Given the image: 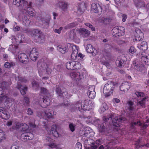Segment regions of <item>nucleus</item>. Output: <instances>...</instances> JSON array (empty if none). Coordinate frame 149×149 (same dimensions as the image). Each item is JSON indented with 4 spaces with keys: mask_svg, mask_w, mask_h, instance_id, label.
Segmentation results:
<instances>
[{
    "mask_svg": "<svg viewBox=\"0 0 149 149\" xmlns=\"http://www.w3.org/2000/svg\"><path fill=\"white\" fill-rule=\"evenodd\" d=\"M141 63L137 59H134L133 61V65L137 70L140 72H143L146 70L145 65L143 63L149 65V54L145 53H142L141 54Z\"/></svg>",
    "mask_w": 149,
    "mask_h": 149,
    "instance_id": "obj_1",
    "label": "nucleus"
},
{
    "mask_svg": "<svg viewBox=\"0 0 149 149\" xmlns=\"http://www.w3.org/2000/svg\"><path fill=\"white\" fill-rule=\"evenodd\" d=\"M91 103V101L88 99L82 101L79 100L76 103L75 107L76 108H78L79 111L81 109L84 110L85 112V111H89L92 109L91 106L89 104Z\"/></svg>",
    "mask_w": 149,
    "mask_h": 149,
    "instance_id": "obj_2",
    "label": "nucleus"
},
{
    "mask_svg": "<svg viewBox=\"0 0 149 149\" xmlns=\"http://www.w3.org/2000/svg\"><path fill=\"white\" fill-rule=\"evenodd\" d=\"M66 66L68 70H78L81 69V65L80 63L72 61H70L67 62Z\"/></svg>",
    "mask_w": 149,
    "mask_h": 149,
    "instance_id": "obj_3",
    "label": "nucleus"
},
{
    "mask_svg": "<svg viewBox=\"0 0 149 149\" xmlns=\"http://www.w3.org/2000/svg\"><path fill=\"white\" fill-rule=\"evenodd\" d=\"M87 141L88 143H90L91 145L89 144L88 145H86L84 146L85 149H96L101 142L100 139L94 141V140L92 139H89Z\"/></svg>",
    "mask_w": 149,
    "mask_h": 149,
    "instance_id": "obj_4",
    "label": "nucleus"
},
{
    "mask_svg": "<svg viewBox=\"0 0 149 149\" xmlns=\"http://www.w3.org/2000/svg\"><path fill=\"white\" fill-rule=\"evenodd\" d=\"M114 89L113 84L110 82L109 84L107 83L104 86L103 91L106 97L109 96L113 93Z\"/></svg>",
    "mask_w": 149,
    "mask_h": 149,
    "instance_id": "obj_5",
    "label": "nucleus"
},
{
    "mask_svg": "<svg viewBox=\"0 0 149 149\" xmlns=\"http://www.w3.org/2000/svg\"><path fill=\"white\" fill-rule=\"evenodd\" d=\"M55 91L56 94L61 97H65L68 94L66 89L61 85L56 86Z\"/></svg>",
    "mask_w": 149,
    "mask_h": 149,
    "instance_id": "obj_6",
    "label": "nucleus"
},
{
    "mask_svg": "<svg viewBox=\"0 0 149 149\" xmlns=\"http://www.w3.org/2000/svg\"><path fill=\"white\" fill-rule=\"evenodd\" d=\"M51 101L49 97L47 96L42 97V96L40 97L38 103L41 105L43 107L45 108L50 105Z\"/></svg>",
    "mask_w": 149,
    "mask_h": 149,
    "instance_id": "obj_7",
    "label": "nucleus"
},
{
    "mask_svg": "<svg viewBox=\"0 0 149 149\" xmlns=\"http://www.w3.org/2000/svg\"><path fill=\"white\" fill-rule=\"evenodd\" d=\"M70 76L73 80L77 81L80 80L83 78V75L80 74V72L75 71L71 72L70 74Z\"/></svg>",
    "mask_w": 149,
    "mask_h": 149,
    "instance_id": "obj_8",
    "label": "nucleus"
},
{
    "mask_svg": "<svg viewBox=\"0 0 149 149\" xmlns=\"http://www.w3.org/2000/svg\"><path fill=\"white\" fill-rule=\"evenodd\" d=\"M18 57L19 61L23 63H27L29 61L27 55L24 53H18Z\"/></svg>",
    "mask_w": 149,
    "mask_h": 149,
    "instance_id": "obj_9",
    "label": "nucleus"
},
{
    "mask_svg": "<svg viewBox=\"0 0 149 149\" xmlns=\"http://www.w3.org/2000/svg\"><path fill=\"white\" fill-rule=\"evenodd\" d=\"M34 137L33 134L30 132H24L21 135L22 140L24 142L27 141L28 140L32 139Z\"/></svg>",
    "mask_w": 149,
    "mask_h": 149,
    "instance_id": "obj_10",
    "label": "nucleus"
},
{
    "mask_svg": "<svg viewBox=\"0 0 149 149\" xmlns=\"http://www.w3.org/2000/svg\"><path fill=\"white\" fill-rule=\"evenodd\" d=\"M13 3L18 6H21L23 9L26 7L28 4V2L25 0H13Z\"/></svg>",
    "mask_w": 149,
    "mask_h": 149,
    "instance_id": "obj_11",
    "label": "nucleus"
},
{
    "mask_svg": "<svg viewBox=\"0 0 149 149\" xmlns=\"http://www.w3.org/2000/svg\"><path fill=\"white\" fill-rule=\"evenodd\" d=\"M135 39L137 41H139L144 37V34L140 29H136L134 33Z\"/></svg>",
    "mask_w": 149,
    "mask_h": 149,
    "instance_id": "obj_12",
    "label": "nucleus"
},
{
    "mask_svg": "<svg viewBox=\"0 0 149 149\" xmlns=\"http://www.w3.org/2000/svg\"><path fill=\"white\" fill-rule=\"evenodd\" d=\"M29 56L31 60L35 61L39 56V53L35 48H33L30 52Z\"/></svg>",
    "mask_w": 149,
    "mask_h": 149,
    "instance_id": "obj_13",
    "label": "nucleus"
},
{
    "mask_svg": "<svg viewBox=\"0 0 149 149\" xmlns=\"http://www.w3.org/2000/svg\"><path fill=\"white\" fill-rule=\"evenodd\" d=\"M46 140L48 142L47 145L52 148H56L57 146L55 143V140L48 136L46 137Z\"/></svg>",
    "mask_w": 149,
    "mask_h": 149,
    "instance_id": "obj_14",
    "label": "nucleus"
},
{
    "mask_svg": "<svg viewBox=\"0 0 149 149\" xmlns=\"http://www.w3.org/2000/svg\"><path fill=\"white\" fill-rule=\"evenodd\" d=\"M32 2H30L28 4V6L25 8H23L24 10H27L28 13L31 16H34L36 14L35 11L34 9L31 6V5Z\"/></svg>",
    "mask_w": 149,
    "mask_h": 149,
    "instance_id": "obj_15",
    "label": "nucleus"
},
{
    "mask_svg": "<svg viewBox=\"0 0 149 149\" xmlns=\"http://www.w3.org/2000/svg\"><path fill=\"white\" fill-rule=\"evenodd\" d=\"M100 120H98V122L99 123L98 126L99 131L101 133H103L105 132L107 125L105 122H103L102 123H100Z\"/></svg>",
    "mask_w": 149,
    "mask_h": 149,
    "instance_id": "obj_16",
    "label": "nucleus"
},
{
    "mask_svg": "<svg viewBox=\"0 0 149 149\" xmlns=\"http://www.w3.org/2000/svg\"><path fill=\"white\" fill-rule=\"evenodd\" d=\"M112 119V123L113 125L116 127H120L121 122V118H118V117L115 116V117L113 118H111Z\"/></svg>",
    "mask_w": 149,
    "mask_h": 149,
    "instance_id": "obj_17",
    "label": "nucleus"
},
{
    "mask_svg": "<svg viewBox=\"0 0 149 149\" xmlns=\"http://www.w3.org/2000/svg\"><path fill=\"white\" fill-rule=\"evenodd\" d=\"M56 127L55 125H53L51 130L48 131V133L49 135L52 134L56 137H58L59 136V134L58 133L56 130Z\"/></svg>",
    "mask_w": 149,
    "mask_h": 149,
    "instance_id": "obj_18",
    "label": "nucleus"
},
{
    "mask_svg": "<svg viewBox=\"0 0 149 149\" xmlns=\"http://www.w3.org/2000/svg\"><path fill=\"white\" fill-rule=\"evenodd\" d=\"M120 26L114 27L112 29V31L113 36L116 37H120L121 36V30L120 29Z\"/></svg>",
    "mask_w": 149,
    "mask_h": 149,
    "instance_id": "obj_19",
    "label": "nucleus"
},
{
    "mask_svg": "<svg viewBox=\"0 0 149 149\" xmlns=\"http://www.w3.org/2000/svg\"><path fill=\"white\" fill-rule=\"evenodd\" d=\"M95 88L92 86L89 88L87 94L89 98L91 99H94L95 97L96 93L94 90Z\"/></svg>",
    "mask_w": 149,
    "mask_h": 149,
    "instance_id": "obj_20",
    "label": "nucleus"
},
{
    "mask_svg": "<svg viewBox=\"0 0 149 149\" xmlns=\"http://www.w3.org/2000/svg\"><path fill=\"white\" fill-rule=\"evenodd\" d=\"M134 4L137 8H140L145 7L146 5L145 2L142 0H133Z\"/></svg>",
    "mask_w": 149,
    "mask_h": 149,
    "instance_id": "obj_21",
    "label": "nucleus"
},
{
    "mask_svg": "<svg viewBox=\"0 0 149 149\" xmlns=\"http://www.w3.org/2000/svg\"><path fill=\"white\" fill-rule=\"evenodd\" d=\"M57 49L62 54H64L68 51V46L66 45H58L57 47Z\"/></svg>",
    "mask_w": 149,
    "mask_h": 149,
    "instance_id": "obj_22",
    "label": "nucleus"
},
{
    "mask_svg": "<svg viewBox=\"0 0 149 149\" xmlns=\"http://www.w3.org/2000/svg\"><path fill=\"white\" fill-rule=\"evenodd\" d=\"M4 112L3 114H1V117L2 118L5 120L8 119L10 117L8 113L4 108L2 107H0V112L2 111Z\"/></svg>",
    "mask_w": 149,
    "mask_h": 149,
    "instance_id": "obj_23",
    "label": "nucleus"
},
{
    "mask_svg": "<svg viewBox=\"0 0 149 149\" xmlns=\"http://www.w3.org/2000/svg\"><path fill=\"white\" fill-rule=\"evenodd\" d=\"M86 50L88 53L91 54L95 56L96 55L95 52H94V51H96V50L91 44H88L87 45Z\"/></svg>",
    "mask_w": 149,
    "mask_h": 149,
    "instance_id": "obj_24",
    "label": "nucleus"
},
{
    "mask_svg": "<svg viewBox=\"0 0 149 149\" xmlns=\"http://www.w3.org/2000/svg\"><path fill=\"white\" fill-rule=\"evenodd\" d=\"M17 88L20 90L21 93L22 95H24L26 94V91L27 89V87L26 86H22L18 83L17 84Z\"/></svg>",
    "mask_w": 149,
    "mask_h": 149,
    "instance_id": "obj_25",
    "label": "nucleus"
},
{
    "mask_svg": "<svg viewBox=\"0 0 149 149\" xmlns=\"http://www.w3.org/2000/svg\"><path fill=\"white\" fill-rule=\"evenodd\" d=\"M32 33L33 36L36 37L37 36V38L40 39H41V33L42 32L39 30L37 29H33L32 30Z\"/></svg>",
    "mask_w": 149,
    "mask_h": 149,
    "instance_id": "obj_26",
    "label": "nucleus"
},
{
    "mask_svg": "<svg viewBox=\"0 0 149 149\" xmlns=\"http://www.w3.org/2000/svg\"><path fill=\"white\" fill-rule=\"evenodd\" d=\"M9 98L7 96L4 95L3 92H0V102H1L5 100V102L8 103V101L9 102Z\"/></svg>",
    "mask_w": 149,
    "mask_h": 149,
    "instance_id": "obj_27",
    "label": "nucleus"
},
{
    "mask_svg": "<svg viewBox=\"0 0 149 149\" xmlns=\"http://www.w3.org/2000/svg\"><path fill=\"white\" fill-rule=\"evenodd\" d=\"M68 5V3L66 1H61L59 3V8L63 10H65L67 9Z\"/></svg>",
    "mask_w": 149,
    "mask_h": 149,
    "instance_id": "obj_28",
    "label": "nucleus"
},
{
    "mask_svg": "<svg viewBox=\"0 0 149 149\" xmlns=\"http://www.w3.org/2000/svg\"><path fill=\"white\" fill-rule=\"evenodd\" d=\"M100 7V5L97 3H93L91 4V10L94 13H98V8Z\"/></svg>",
    "mask_w": 149,
    "mask_h": 149,
    "instance_id": "obj_29",
    "label": "nucleus"
},
{
    "mask_svg": "<svg viewBox=\"0 0 149 149\" xmlns=\"http://www.w3.org/2000/svg\"><path fill=\"white\" fill-rule=\"evenodd\" d=\"M8 84L4 81H3L0 84V92H3V90L7 88Z\"/></svg>",
    "mask_w": 149,
    "mask_h": 149,
    "instance_id": "obj_30",
    "label": "nucleus"
},
{
    "mask_svg": "<svg viewBox=\"0 0 149 149\" xmlns=\"http://www.w3.org/2000/svg\"><path fill=\"white\" fill-rule=\"evenodd\" d=\"M15 126H13L12 128H10L9 129L10 131H12L13 130L19 129L22 127V123H21L18 122H16L15 123Z\"/></svg>",
    "mask_w": 149,
    "mask_h": 149,
    "instance_id": "obj_31",
    "label": "nucleus"
},
{
    "mask_svg": "<svg viewBox=\"0 0 149 149\" xmlns=\"http://www.w3.org/2000/svg\"><path fill=\"white\" fill-rule=\"evenodd\" d=\"M148 47L147 42L145 41H143L141 43L140 49L143 50H146L147 49Z\"/></svg>",
    "mask_w": 149,
    "mask_h": 149,
    "instance_id": "obj_32",
    "label": "nucleus"
},
{
    "mask_svg": "<svg viewBox=\"0 0 149 149\" xmlns=\"http://www.w3.org/2000/svg\"><path fill=\"white\" fill-rule=\"evenodd\" d=\"M146 97H144L140 101L137 102V105H140L142 108L144 107L145 106L146 101Z\"/></svg>",
    "mask_w": 149,
    "mask_h": 149,
    "instance_id": "obj_33",
    "label": "nucleus"
},
{
    "mask_svg": "<svg viewBox=\"0 0 149 149\" xmlns=\"http://www.w3.org/2000/svg\"><path fill=\"white\" fill-rule=\"evenodd\" d=\"M50 17L49 16L48 18L47 19H44V18L42 19L41 21L42 23L45 24L46 27H48L49 26V23Z\"/></svg>",
    "mask_w": 149,
    "mask_h": 149,
    "instance_id": "obj_34",
    "label": "nucleus"
},
{
    "mask_svg": "<svg viewBox=\"0 0 149 149\" xmlns=\"http://www.w3.org/2000/svg\"><path fill=\"white\" fill-rule=\"evenodd\" d=\"M141 140L140 139L137 140L136 141H135L134 145L135 146V148H136L139 149L140 148L144 146L143 145H141Z\"/></svg>",
    "mask_w": 149,
    "mask_h": 149,
    "instance_id": "obj_35",
    "label": "nucleus"
},
{
    "mask_svg": "<svg viewBox=\"0 0 149 149\" xmlns=\"http://www.w3.org/2000/svg\"><path fill=\"white\" fill-rule=\"evenodd\" d=\"M79 34L81 37L83 38L86 37L85 32L84 31V28H80L79 30Z\"/></svg>",
    "mask_w": 149,
    "mask_h": 149,
    "instance_id": "obj_36",
    "label": "nucleus"
},
{
    "mask_svg": "<svg viewBox=\"0 0 149 149\" xmlns=\"http://www.w3.org/2000/svg\"><path fill=\"white\" fill-rule=\"evenodd\" d=\"M15 65V63H14L8 62H6L4 64V67L6 68H10L11 67Z\"/></svg>",
    "mask_w": 149,
    "mask_h": 149,
    "instance_id": "obj_37",
    "label": "nucleus"
},
{
    "mask_svg": "<svg viewBox=\"0 0 149 149\" xmlns=\"http://www.w3.org/2000/svg\"><path fill=\"white\" fill-rule=\"evenodd\" d=\"M84 131L85 134L88 135V136H90L91 135V133L92 131L91 129L89 127H87L85 129Z\"/></svg>",
    "mask_w": 149,
    "mask_h": 149,
    "instance_id": "obj_38",
    "label": "nucleus"
},
{
    "mask_svg": "<svg viewBox=\"0 0 149 149\" xmlns=\"http://www.w3.org/2000/svg\"><path fill=\"white\" fill-rule=\"evenodd\" d=\"M129 53L133 54L136 52V50L134 46H130L128 49Z\"/></svg>",
    "mask_w": 149,
    "mask_h": 149,
    "instance_id": "obj_39",
    "label": "nucleus"
},
{
    "mask_svg": "<svg viewBox=\"0 0 149 149\" xmlns=\"http://www.w3.org/2000/svg\"><path fill=\"white\" fill-rule=\"evenodd\" d=\"M32 84L33 89L36 90L37 89H38L39 85L38 83L37 82L35 81H33L32 83Z\"/></svg>",
    "mask_w": 149,
    "mask_h": 149,
    "instance_id": "obj_40",
    "label": "nucleus"
},
{
    "mask_svg": "<svg viewBox=\"0 0 149 149\" xmlns=\"http://www.w3.org/2000/svg\"><path fill=\"white\" fill-rule=\"evenodd\" d=\"M22 130L24 132L28 130L29 126L26 124L25 123H22Z\"/></svg>",
    "mask_w": 149,
    "mask_h": 149,
    "instance_id": "obj_41",
    "label": "nucleus"
},
{
    "mask_svg": "<svg viewBox=\"0 0 149 149\" xmlns=\"http://www.w3.org/2000/svg\"><path fill=\"white\" fill-rule=\"evenodd\" d=\"M18 80L22 83H25L27 81V80L25 77H23L21 75H19L18 77Z\"/></svg>",
    "mask_w": 149,
    "mask_h": 149,
    "instance_id": "obj_42",
    "label": "nucleus"
},
{
    "mask_svg": "<svg viewBox=\"0 0 149 149\" xmlns=\"http://www.w3.org/2000/svg\"><path fill=\"white\" fill-rule=\"evenodd\" d=\"M76 24L74 23H70L65 26V29H68L72 28L76 26Z\"/></svg>",
    "mask_w": 149,
    "mask_h": 149,
    "instance_id": "obj_43",
    "label": "nucleus"
},
{
    "mask_svg": "<svg viewBox=\"0 0 149 149\" xmlns=\"http://www.w3.org/2000/svg\"><path fill=\"white\" fill-rule=\"evenodd\" d=\"M120 56L118 57L116 62V65L119 67L121 66V59H120Z\"/></svg>",
    "mask_w": 149,
    "mask_h": 149,
    "instance_id": "obj_44",
    "label": "nucleus"
},
{
    "mask_svg": "<svg viewBox=\"0 0 149 149\" xmlns=\"http://www.w3.org/2000/svg\"><path fill=\"white\" fill-rule=\"evenodd\" d=\"M41 93L45 94L48 95H49L48 91L44 87L41 88Z\"/></svg>",
    "mask_w": 149,
    "mask_h": 149,
    "instance_id": "obj_45",
    "label": "nucleus"
},
{
    "mask_svg": "<svg viewBox=\"0 0 149 149\" xmlns=\"http://www.w3.org/2000/svg\"><path fill=\"white\" fill-rule=\"evenodd\" d=\"M6 139V136L4 132H0V142Z\"/></svg>",
    "mask_w": 149,
    "mask_h": 149,
    "instance_id": "obj_46",
    "label": "nucleus"
},
{
    "mask_svg": "<svg viewBox=\"0 0 149 149\" xmlns=\"http://www.w3.org/2000/svg\"><path fill=\"white\" fill-rule=\"evenodd\" d=\"M82 145L80 142H77L75 147V149H81Z\"/></svg>",
    "mask_w": 149,
    "mask_h": 149,
    "instance_id": "obj_47",
    "label": "nucleus"
},
{
    "mask_svg": "<svg viewBox=\"0 0 149 149\" xmlns=\"http://www.w3.org/2000/svg\"><path fill=\"white\" fill-rule=\"evenodd\" d=\"M78 53V50L76 49L73 51L71 54V57L74 56L75 58L77 56Z\"/></svg>",
    "mask_w": 149,
    "mask_h": 149,
    "instance_id": "obj_48",
    "label": "nucleus"
},
{
    "mask_svg": "<svg viewBox=\"0 0 149 149\" xmlns=\"http://www.w3.org/2000/svg\"><path fill=\"white\" fill-rule=\"evenodd\" d=\"M24 18L26 20L25 21L24 20L23 21V22L26 26H28L30 24L31 21L28 19L27 17L26 18L25 17Z\"/></svg>",
    "mask_w": 149,
    "mask_h": 149,
    "instance_id": "obj_49",
    "label": "nucleus"
},
{
    "mask_svg": "<svg viewBox=\"0 0 149 149\" xmlns=\"http://www.w3.org/2000/svg\"><path fill=\"white\" fill-rule=\"evenodd\" d=\"M69 128L72 132H73L75 130V126L72 123H70L69 125Z\"/></svg>",
    "mask_w": 149,
    "mask_h": 149,
    "instance_id": "obj_50",
    "label": "nucleus"
},
{
    "mask_svg": "<svg viewBox=\"0 0 149 149\" xmlns=\"http://www.w3.org/2000/svg\"><path fill=\"white\" fill-rule=\"evenodd\" d=\"M111 19L108 18H104L103 19V23L105 24H107L111 21Z\"/></svg>",
    "mask_w": 149,
    "mask_h": 149,
    "instance_id": "obj_51",
    "label": "nucleus"
},
{
    "mask_svg": "<svg viewBox=\"0 0 149 149\" xmlns=\"http://www.w3.org/2000/svg\"><path fill=\"white\" fill-rule=\"evenodd\" d=\"M135 94L137 95L138 97H143L144 95V94L143 92H136L135 93Z\"/></svg>",
    "mask_w": 149,
    "mask_h": 149,
    "instance_id": "obj_52",
    "label": "nucleus"
},
{
    "mask_svg": "<svg viewBox=\"0 0 149 149\" xmlns=\"http://www.w3.org/2000/svg\"><path fill=\"white\" fill-rule=\"evenodd\" d=\"M21 147L19 146L18 145H15L14 144L11 147V149H22Z\"/></svg>",
    "mask_w": 149,
    "mask_h": 149,
    "instance_id": "obj_53",
    "label": "nucleus"
},
{
    "mask_svg": "<svg viewBox=\"0 0 149 149\" xmlns=\"http://www.w3.org/2000/svg\"><path fill=\"white\" fill-rule=\"evenodd\" d=\"M23 101L26 104H29L30 102L29 98L28 97H24Z\"/></svg>",
    "mask_w": 149,
    "mask_h": 149,
    "instance_id": "obj_54",
    "label": "nucleus"
},
{
    "mask_svg": "<svg viewBox=\"0 0 149 149\" xmlns=\"http://www.w3.org/2000/svg\"><path fill=\"white\" fill-rule=\"evenodd\" d=\"M47 111H46L45 112V115L48 118H52V114L50 112L47 113Z\"/></svg>",
    "mask_w": 149,
    "mask_h": 149,
    "instance_id": "obj_55",
    "label": "nucleus"
},
{
    "mask_svg": "<svg viewBox=\"0 0 149 149\" xmlns=\"http://www.w3.org/2000/svg\"><path fill=\"white\" fill-rule=\"evenodd\" d=\"M113 86L114 87V86L115 87H117L119 86V89L120 90H121V88H120V86L121 85H120V83H119L117 82H115L113 84Z\"/></svg>",
    "mask_w": 149,
    "mask_h": 149,
    "instance_id": "obj_56",
    "label": "nucleus"
},
{
    "mask_svg": "<svg viewBox=\"0 0 149 149\" xmlns=\"http://www.w3.org/2000/svg\"><path fill=\"white\" fill-rule=\"evenodd\" d=\"M35 120L34 119L33 120V122H29V125L30 126L33 128H35L36 127V125L35 124Z\"/></svg>",
    "mask_w": 149,
    "mask_h": 149,
    "instance_id": "obj_57",
    "label": "nucleus"
},
{
    "mask_svg": "<svg viewBox=\"0 0 149 149\" xmlns=\"http://www.w3.org/2000/svg\"><path fill=\"white\" fill-rule=\"evenodd\" d=\"M63 29V28L62 27H60L58 29H55L54 31V32L56 33L60 34L61 33V31Z\"/></svg>",
    "mask_w": 149,
    "mask_h": 149,
    "instance_id": "obj_58",
    "label": "nucleus"
},
{
    "mask_svg": "<svg viewBox=\"0 0 149 149\" xmlns=\"http://www.w3.org/2000/svg\"><path fill=\"white\" fill-rule=\"evenodd\" d=\"M127 60V58L124 55H122V61H123V63L126 62Z\"/></svg>",
    "mask_w": 149,
    "mask_h": 149,
    "instance_id": "obj_59",
    "label": "nucleus"
},
{
    "mask_svg": "<svg viewBox=\"0 0 149 149\" xmlns=\"http://www.w3.org/2000/svg\"><path fill=\"white\" fill-rule=\"evenodd\" d=\"M103 65H105L108 68H109L110 64L109 63L107 62H102Z\"/></svg>",
    "mask_w": 149,
    "mask_h": 149,
    "instance_id": "obj_60",
    "label": "nucleus"
},
{
    "mask_svg": "<svg viewBox=\"0 0 149 149\" xmlns=\"http://www.w3.org/2000/svg\"><path fill=\"white\" fill-rule=\"evenodd\" d=\"M122 21L123 22H125L127 18V15L125 14H123L122 15Z\"/></svg>",
    "mask_w": 149,
    "mask_h": 149,
    "instance_id": "obj_61",
    "label": "nucleus"
},
{
    "mask_svg": "<svg viewBox=\"0 0 149 149\" xmlns=\"http://www.w3.org/2000/svg\"><path fill=\"white\" fill-rule=\"evenodd\" d=\"M84 31L85 32L86 37H87L90 34V31L85 29H84Z\"/></svg>",
    "mask_w": 149,
    "mask_h": 149,
    "instance_id": "obj_62",
    "label": "nucleus"
},
{
    "mask_svg": "<svg viewBox=\"0 0 149 149\" xmlns=\"http://www.w3.org/2000/svg\"><path fill=\"white\" fill-rule=\"evenodd\" d=\"M52 70L51 68L47 67L46 69V71L48 74H50L52 72Z\"/></svg>",
    "mask_w": 149,
    "mask_h": 149,
    "instance_id": "obj_63",
    "label": "nucleus"
},
{
    "mask_svg": "<svg viewBox=\"0 0 149 149\" xmlns=\"http://www.w3.org/2000/svg\"><path fill=\"white\" fill-rule=\"evenodd\" d=\"M27 112H28V114L29 115H32L33 113V111L30 108L28 109Z\"/></svg>",
    "mask_w": 149,
    "mask_h": 149,
    "instance_id": "obj_64",
    "label": "nucleus"
}]
</instances>
